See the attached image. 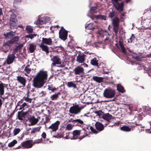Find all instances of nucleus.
Here are the masks:
<instances>
[{
    "label": "nucleus",
    "instance_id": "obj_1",
    "mask_svg": "<svg viewBox=\"0 0 151 151\" xmlns=\"http://www.w3.org/2000/svg\"><path fill=\"white\" fill-rule=\"evenodd\" d=\"M48 76L47 71L41 70L33 78V85L37 88L42 87L46 83Z\"/></svg>",
    "mask_w": 151,
    "mask_h": 151
},
{
    "label": "nucleus",
    "instance_id": "obj_2",
    "mask_svg": "<svg viewBox=\"0 0 151 151\" xmlns=\"http://www.w3.org/2000/svg\"><path fill=\"white\" fill-rule=\"evenodd\" d=\"M115 16V12L112 10L111 12H109L108 16L111 19L112 25L113 27V30L114 32L116 35H117L119 29V24L120 23V19L117 17Z\"/></svg>",
    "mask_w": 151,
    "mask_h": 151
},
{
    "label": "nucleus",
    "instance_id": "obj_3",
    "mask_svg": "<svg viewBox=\"0 0 151 151\" xmlns=\"http://www.w3.org/2000/svg\"><path fill=\"white\" fill-rule=\"evenodd\" d=\"M72 137L70 138L72 139H79L81 140L88 136L87 131L85 130L84 129L82 130H74L72 132Z\"/></svg>",
    "mask_w": 151,
    "mask_h": 151
},
{
    "label": "nucleus",
    "instance_id": "obj_4",
    "mask_svg": "<svg viewBox=\"0 0 151 151\" xmlns=\"http://www.w3.org/2000/svg\"><path fill=\"white\" fill-rule=\"evenodd\" d=\"M19 36L13 37L10 40L4 42L3 43V49L5 48L6 50L5 52H7L13 44L17 43L19 41Z\"/></svg>",
    "mask_w": 151,
    "mask_h": 151
},
{
    "label": "nucleus",
    "instance_id": "obj_5",
    "mask_svg": "<svg viewBox=\"0 0 151 151\" xmlns=\"http://www.w3.org/2000/svg\"><path fill=\"white\" fill-rule=\"evenodd\" d=\"M15 10H12V13L11 14L9 19V25L11 28H14L17 26V20L16 18V16L14 13Z\"/></svg>",
    "mask_w": 151,
    "mask_h": 151
},
{
    "label": "nucleus",
    "instance_id": "obj_6",
    "mask_svg": "<svg viewBox=\"0 0 151 151\" xmlns=\"http://www.w3.org/2000/svg\"><path fill=\"white\" fill-rule=\"evenodd\" d=\"M104 97L107 98L114 97L115 94V91L111 89L107 88L104 90L103 93Z\"/></svg>",
    "mask_w": 151,
    "mask_h": 151
},
{
    "label": "nucleus",
    "instance_id": "obj_7",
    "mask_svg": "<svg viewBox=\"0 0 151 151\" xmlns=\"http://www.w3.org/2000/svg\"><path fill=\"white\" fill-rule=\"evenodd\" d=\"M73 72L75 75L81 77L83 76L85 73L84 69L81 66H78L75 67L73 70Z\"/></svg>",
    "mask_w": 151,
    "mask_h": 151
},
{
    "label": "nucleus",
    "instance_id": "obj_8",
    "mask_svg": "<svg viewBox=\"0 0 151 151\" xmlns=\"http://www.w3.org/2000/svg\"><path fill=\"white\" fill-rule=\"evenodd\" d=\"M29 112L27 111L23 112L22 110L18 111L17 116V117L18 119L21 121L26 120V118H27L28 116Z\"/></svg>",
    "mask_w": 151,
    "mask_h": 151
},
{
    "label": "nucleus",
    "instance_id": "obj_9",
    "mask_svg": "<svg viewBox=\"0 0 151 151\" xmlns=\"http://www.w3.org/2000/svg\"><path fill=\"white\" fill-rule=\"evenodd\" d=\"M68 34V31L65 30L63 27H61L59 31L60 38L63 41L65 40L67 38Z\"/></svg>",
    "mask_w": 151,
    "mask_h": 151
},
{
    "label": "nucleus",
    "instance_id": "obj_10",
    "mask_svg": "<svg viewBox=\"0 0 151 151\" xmlns=\"http://www.w3.org/2000/svg\"><path fill=\"white\" fill-rule=\"evenodd\" d=\"M81 109L78 104H76L70 108L69 111L71 114H76L79 113Z\"/></svg>",
    "mask_w": 151,
    "mask_h": 151
},
{
    "label": "nucleus",
    "instance_id": "obj_11",
    "mask_svg": "<svg viewBox=\"0 0 151 151\" xmlns=\"http://www.w3.org/2000/svg\"><path fill=\"white\" fill-rule=\"evenodd\" d=\"M135 125H132L130 126L129 127L127 126L124 125L120 127L121 130L124 132H129L132 130H133V128H134L136 126H139L141 125L140 124H138L136 122L134 123Z\"/></svg>",
    "mask_w": 151,
    "mask_h": 151
},
{
    "label": "nucleus",
    "instance_id": "obj_12",
    "mask_svg": "<svg viewBox=\"0 0 151 151\" xmlns=\"http://www.w3.org/2000/svg\"><path fill=\"white\" fill-rule=\"evenodd\" d=\"M22 146L24 148L28 149L31 148L33 145L32 140H29L23 142L22 143Z\"/></svg>",
    "mask_w": 151,
    "mask_h": 151
},
{
    "label": "nucleus",
    "instance_id": "obj_13",
    "mask_svg": "<svg viewBox=\"0 0 151 151\" xmlns=\"http://www.w3.org/2000/svg\"><path fill=\"white\" fill-rule=\"evenodd\" d=\"M27 119L30 123L28 125L29 126L36 124L39 121L38 119L35 118L34 116H31L30 115V117L28 116L27 117Z\"/></svg>",
    "mask_w": 151,
    "mask_h": 151
},
{
    "label": "nucleus",
    "instance_id": "obj_14",
    "mask_svg": "<svg viewBox=\"0 0 151 151\" xmlns=\"http://www.w3.org/2000/svg\"><path fill=\"white\" fill-rule=\"evenodd\" d=\"M115 6V9L119 11V13L122 12L124 10V4L123 2L120 3H117L113 4Z\"/></svg>",
    "mask_w": 151,
    "mask_h": 151
},
{
    "label": "nucleus",
    "instance_id": "obj_15",
    "mask_svg": "<svg viewBox=\"0 0 151 151\" xmlns=\"http://www.w3.org/2000/svg\"><path fill=\"white\" fill-rule=\"evenodd\" d=\"M102 118L105 120L107 121L108 122V123L106 124V126L107 125L109 124V122H111V120L114 119V117L109 113L104 114Z\"/></svg>",
    "mask_w": 151,
    "mask_h": 151
},
{
    "label": "nucleus",
    "instance_id": "obj_16",
    "mask_svg": "<svg viewBox=\"0 0 151 151\" xmlns=\"http://www.w3.org/2000/svg\"><path fill=\"white\" fill-rule=\"evenodd\" d=\"M86 56V55L83 53L80 52L77 57L76 60L78 63H83L85 60Z\"/></svg>",
    "mask_w": 151,
    "mask_h": 151
},
{
    "label": "nucleus",
    "instance_id": "obj_17",
    "mask_svg": "<svg viewBox=\"0 0 151 151\" xmlns=\"http://www.w3.org/2000/svg\"><path fill=\"white\" fill-rule=\"evenodd\" d=\"M60 124V122L56 121L55 123L52 124L49 127V129H51L52 132L56 131L58 129V127Z\"/></svg>",
    "mask_w": 151,
    "mask_h": 151
},
{
    "label": "nucleus",
    "instance_id": "obj_18",
    "mask_svg": "<svg viewBox=\"0 0 151 151\" xmlns=\"http://www.w3.org/2000/svg\"><path fill=\"white\" fill-rule=\"evenodd\" d=\"M53 63L52 64V66H54L56 65H60L61 64V62L60 59L58 56H54L51 59Z\"/></svg>",
    "mask_w": 151,
    "mask_h": 151
},
{
    "label": "nucleus",
    "instance_id": "obj_19",
    "mask_svg": "<svg viewBox=\"0 0 151 151\" xmlns=\"http://www.w3.org/2000/svg\"><path fill=\"white\" fill-rule=\"evenodd\" d=\"M15 54L13 53L12 54H9L8 55L6 60V63L7 64H10L13 62L15 57Z\"/></svg>",
    "mask_w": 151,
    "mask_h": 151
},
{
    "label": "nucleus",
    "instance_id": "obj_20",
    "mask_svg": "<svg viewBox=\"0 0 151 151\" xmlns=\"http://www.w3.org/2000/svg\"><path fill=\"white\" fill-rule=\"evenodd\" d=\"M17 80L19 83L23 85V87L25 86L26 82L25 78L22 77L21 76H18L17 77Z\"/></svg>",
    "mask_w": 151,
    "mask_h": 151
},
{
    "label": "nucleus",
    "instance_id": "obj_21",
    "mask_svg": "<svg viewBox=\"0 0 151 151\" xmlns=\"http://www.w3.org/2000/svg\"><path fill=\"white\" fill-rule=\"evenodd\" d=\"M96 129L99 131L101 132L104 129V125L99 122H96L95 124Z\"/></svg>",
    "mask_w": 151,
    "mask_h": 151
},
{
    "label": "nucleus",
    "instance_id": "obj_22",
    "mask_svg": "<svg viewBox=\"0 0 151 151\" xmlns=\"http://www.w3.org/2000/svg\"><path fill=\"white\" fill-rule=\"evenodd\" d=\"M38 45L41 49L42 50L45 52L47 54L49 52V48L47 46L45 45L43 43L39 44Z\"/></svg>",
    "mask_w": 151,
    "mask_h": 151
},
{
    "label": "nucleus",
    "instance_id": "obj_23",
    "mask_svg": "<svg viewBox=\"0 0 151 151\" xmlns=\"http://www.w3.org/2000/svg\"><path fill=\"white\" fill-rule=\"evenodd\" d=\"M4 84L0 81V98L4 100L5 99V98L2 97L4 93Z\"/></svg>",
    "mask_w": 151,
    "mask_h": 151
},
{
    "label": "nucleus",
    "instance_id": "obj_24",
    "mask_svg": "<svg viewBox=\"0 0 151 151\" xmlns=\"http://www.w3.org/2000/svg\"><path fill=\"white\" fill-rule=\"evenodd\" d=\"M52 42V39L50 38H42L41 43L50 45H51Z\"/></svg>",
    "mask_w": 151,
    "mask_h": 151
},
{
    "label": "nucleus",
    "instance_id": "obj_25",
    "mask_svg": "<svg viewBox=\"0 0 151 151\" xmlns=\"http://www.w3.org/2000/svg\"><path fill=\"white\" fill-rule=\"evenodd\" d=\"M69 122H74V123H73V124H74L75 123L78 122V124H77L75 125L79 126H80L79 125V124H83L84 123L83 121L80 119H73L72 118H71L69 120Z\"/></svg>",
    "mask_w": 151,
    "mask_h": 151
},
{
    "label": "nucleus",
    "instance_id": "obj_26",
    "mask_svg": "<svg viewBox=\"0 0 151 151\" xmlns=\"http://www.w3.org/2000/svg\"><path fill=\"white\" fill-rule=\"evenodd\" d=\"M4 35L5 38L10 39L13 37L14 35V34L13 32L11 31L6 33H4Z\"/></svg>",
    "mask_w": 151,
    "mask_h": 151
},
{
    "label": "nucleus",
    "instance_id": "obj_27",
    "mask_svg": "<svg viewBox=\"0 0 151 151\" xmlns=\"http://www.w3.org/2000/svg\"><path fill=\"white\" fill-rule=\"evenodd\" d=\"M23 46V44H19L18 45L15 46V48L13 50V53L16 54L18 52V51H21Z\"/></svg>",
    "mask_w": 151,
    "mask_h": 151
},
{
    "label": "nucleus",
    "instance_id": "obj_28",
    "mask_svg": "<svg viewBox=\"0 0 151 151\" xmlns=\"http://www.w3.org/2000/svg\"><path fill=\"white\" fill-rule=\"evenodd\" d=\"M92 79L97 82L100 83L103 82L104 78L97 76H93L92 77Z\"/></svg>",
    "mask_w": 151,
    "mask_h": 151
},
{
    "label": "nucleus",
    "instance_id": "obj_29",
    "mask_svg": "<svg viewBox=\"0 0 151 151\" xmlns=\"http://www.w3.org/2000/svg\"><path fill=\"white\" fill-rule=\"evenodd\" d=\"M45 19L43 18H39L35 22L37 25H42L45 23Z\"/></svg>",
    "mask_w": 151,
    "mask_h": 151
},
{
    "label": "nucleus",
    "instance_id": "obj_30",
    "mask_svg": "<svg viewBox=\"0 0 151 151\" xmlns=\"http://www.w3.org/2000/svg\"><path fill=\"white\" fill-rule=\"evenodd\" d=\"M117 90L122 93H123L125 92V90L124 88L120 84H118L117 86Z\"/></svg>",
    "mask_w": 151,
    "mask_h": 151
},
{
    "label": "nucleus",
    "instance_id": "obj_31",
    "mask_svg": "<svg viewBox=\"0 0 151 151\" xmlns=\"http://www.w3.org/2000/svg\"><path fill=\"white\" fill-rule=\"evenodd\" d=\"M98 60H97L96 58H94L91 60V64L93 65L98 66L99 63Z\"/></svg>",
    "mask_w": 151,
    "mask_h": 151
},
{
    "label": "nucleus",
    "instance_id": "obj_32",
    "mask_svg": "<svg viewBox=\"0 0 151 151\" xmlns=\"http://www.w3.org/2000/svg\"><path fill=\"white\" fill-rule=\"evenodd\" d=\"M85 28L86 29H87L93 30L95 29V26L93 23H91L86 25Z\"/></svg>",
    "mask_w": 151,
    "mask_h": 151
},
{
    "label": "nucleus",
    "instance_id": "obj_33",
    "mask_svg": "<svg viewBox=\"0 0 151 151\" xmlns=\"http://www.w3.org/2000/svg\"><path fill=\"white\" fill-rule=\"evenodd\" d=\"M29 67L30 65H27L24 69V71L26 72L25 75L26 76H28L27 74H29L31 71V68H29Z\"/></svg>",
    "mask_w": 151,
    "mask_h": 151
},
{
    "label": "nucleus",
    "instance_id": "obj_34",
    "mask_svg": "<svg viewBox=\"0 0 151 151\" xmlns=\"http://www.w3.org/2000/svg\"><path fill=\"white\" fill-rule=\"evenodd\" d=\"M67 86L69 88H77L76 84L73 81L68 82L67 83Z\"/></svg>",
    "mask_w": 151,
    "mask_h": 151
},
{
    "label": "nucleus",
    "instance_id": "obj_35",
    "mask_svg": "<svg viewBox=\"0 0 151 151\" xmlns=\"http://www.w3.org/2000/svg\"><path fill=\"white\" fill-rule=\"evenodd\" d=\"M36 46L33 44H30L29 45V50L31 53L33 52L36 49Z\"/></svg>",
    "mask_w": 151,
    "mask_h": 151
},
{
    "label": "nucleus",
    "instance_id": "obj_36",
    "mask_svg": "<svg viewBox=\"0 0 151 151\" xmlns=\"http://www.w3.org/2000/svg\"><path fill=\"white\" fill-rule=\"evenodd\" d=\"M41 128V127H38L33 128L31 131V134H32L39 132L40 131Z\"/></svg>",
    "mask_w": 151,
    "mask_h": 151
},
{
    "label": "nucleus",
    "instance_id": "obj_37",
    "mask_svg": "<svg viewBox=\"0 0 151 151\" xmlns=\"http://www.w3.org/2000/svg\"><path fill=\"white\" fill-rule=\"evenodd\" d=\"M26 30L28 34L32 33L33 31V29L32 28L31 26L30 25H27L26 26Z\"/></svg>",
    "mask_w": 151,
    "mask_h": 151
},
{
    "label": "nucleus",
    "instance_id": "obj_38",
    "mask_svg": "<svg viewBox=\"0 0 151 151\" xmlns=\"http://www.w3.org/2000/svg\"><path fill=\"white\" fill-rule=\"evenodd\" d=\"M61 94V93L59 92L57 93L52 95L51 96L50 99L52 100H55L58 98V96L60 95Z\"/></svg>",
    "mask_w": 151,
    "mask_h": 151
},
{
    "label": "nucleus",
    "instance_id": "obj_39",
    "mask_svg": "<svg viewBox=\"0 0 151 151\" xmlns=\"http://www.w3.org/2000/svg\"><path fill=\"white\" fill-rule=\"evenodd\" d=\"M90 13L91 14H95L97 13V8L96 6H92L90 8Z\"/></svg>",
    "mask_w": 151,
    "mask_h": 151
},
{
    "label": "nucleus",
    "instance_id": "obj_40",
    "mask_svg": "<svg viewBox=\"0 0 151 151\" xmlns=\"http://www.w3.org/2000/svg\"><path fill=\"white\" fill-rule=\"evenodd\" d=\"M94 113L96 114V115L102 117L104 115V113L101 110H100L98 111H96L94 112Z\"/></svg>",
    "mask_w": 151,
    "mask_h": 151
},
{
    "label": "nucleus",
    "instance_id": "obj_41",
    "mask_svg": "<svg viewBox=\"0 0 151 151\" xmlns=\"http://www.w3.org/2000/svg\"><path fill=\"white\" fill-rule=\"evenodd\" d=\"M36 35L37 34H31L29 35H25V37L26 38H30L32 39L35 37Z\"/></svg>",
    "mask_w": 151,
    "mask_h": 151
},
{
    "label": "nucleus",
    "instance_id": "obj_42",
    "mask_svg": "<svg viewBox=\"0 0 151 151\" xmlns=\"http://www.w3.org/2000/svg\"><path fill=\"white\" fill-rule=\"evenodd\" d=\"M17 143V141L16 140H14L12 142L9 144L8 146L9 147H12L14 146Z\"/></svg>",
    "mask_w": 151,
    "mask_h": 151
},
{
    "label": "nucleus",
    "instance_id": "obj_43",
    "mask_svg": "<svg viewBox=\"0 0 151 151\" xmlns=\"http://www.w3.org/2000/svg\"><path fill=\"white\" fill-rule=\"evenodd\" d=\"M96 18L97 19H101L105 20L106 19V17L105 15H98L96 16Z\"/></svg>",
    "mask_w": 151,
    "mask_h": 151
},
{
    "label": "nucleus",
    "instance_id": "obj_44",
    "mask_svg": "<svg viewBox=\"0 0 151 151\" xmlns=\"http://www.w3.org/2000/svg\"><path fill=\"white\" fill-rule=\"evenodd\" d=\"M48 89L49 91H51L53 92H54L57 90V89L53 87L52 85H49L48 86Z\"/></svg>",
    "mask_w": 151,
    "mask_h": 151
},
{
    "label": "nucleus",
    "instance_id": "obj_45",
    "mask_svg": "<svg viewBox=\"0 0 151 151\" xmlns=\"http://www.w3.org/2000/svg\"><path fill=\"white\" fill-rule=\"evenodd\" d=\"M69 44L70 45H72V46L73 47L75 46L76 45H77V43L74 40L72 39L71 40L70 42H69Z\"/></svg>",
    "mask_w": 151,
    "mask_h": 151
},
{
    "label": "nucleus",
    "instance_id": "obj_46",
    "mask_svg": "<svg viewBox=\"0 0 151 151\" xmlns=\"http://www.w3.org/2000/svg\"><path fill=\"white\" fill-rule=\"evenodd\" d=\"M42 140L43 139L42 138L40 139H37L35 140L34 141H33V144H34L39 143L42 142Z\"/></svg>",
    "mask_w": 151,
    "mask_h": 151
},
{
    "label": "nucleus",
    "instance_id": "obj_47",
    "mask_svg": "<svg viewBox=\"0 0 151 151\" xmlns=\"http://www.w3.org/2000/svg\"><path fill=\"white\" fill-rule=\"evenodd\" d=\"M20 131V129L19 128H15L13 131L14 134V135H17L18 134Z\"/></svg>",
    "mask_w": 151,
    "mask_h": 151
},
{
    "label": "nucleus",
    "instance_id": "obj_48",
    "mask_svg": "<svg viewBox=\"0 0 151 151\" xmlns=\"http://www.w3.org/2000/svg\"><path fill=\"white\" fill-rule=\"evenodd\" d=\"M73 126V125H72L71 124H68L66 126V129L68 130H70L72 129Z\"/></svg>",
    "mask_w": 151,
    "mask_h": 151
},
{
    "label": "nucleus",
    "instance_id": "obj_49",
    "mask_svg": "<svg viewBox=\"0 0 151 151\" xmlns=\"http://www.w3.org/2000/svg\"><path fill=\"white\" fill-rule=\"evenodd\" d=\"M90 129L91 132L94 134H97L98 132L92 126L90 127Z\"/></svg>",
    "mask_w": 151,
    "mask_h": 151
},
{
    "label": "nucleus",
    "instance_id": "obj_50",
    "mask_svg": "<svg viewBox=\"0 0 151 151\" xmlns=\"http://www.w3.org/2000/svg\"><path fill=\"white\" fill-rule=\"evenodd\" d=\"M24 100L26 102L31 103L32 102V99L27 98V97H24Z\"/></svg>",
    "mask_w": 151,
    "mask_h": 151
},
{
    "label": "nucleus",
    "instance_id": "obj_51",
    "mask_svg": "<svg viewBox=\"0 0 151 151\" xmlns=\"http://www.w3.org/2000/svg\"><path fill=\"white\" fill-rule=\"evenodd\" d=\"M27 105L26 103L24 102V103L22 105L20 106V107L19 109V110H22L23 109L22 111L24 109L23 108L25 107Z\"/></svg>",
    "mask_w": 151,
    "mask_h": 151
},
{
    "label": "nucleus",
    "instance_id": "obj_52",
    "mask_svg": "<svg viewBox=\"0 0 151 151\" xmlns=\"http://www.w3.org/2000/svg\"><path fill=\"white\" fill-rule=\"evenodd\" d=\"M142 58L139 56H136L134 58L137 61H140L142 60Z\"/></svg>",
    "mask_w": 151,
    "mask_h": 151
},
{
    "label": "nucleus",
    "instance_id": "obj_53",
    "mask_svg": "<svg viewBox=\"0 0 151 151\" xmlns=\"http://www.w3.org/2000/svg\"><path fill=\"white\" fill-rule=\"evenodd\" d=\"M149 123L150 125V128H146L145 129V130L147 132H149V133H151V122H149Z\"/></svg>",
    "mask_w": 151,
    "mask_h": 151
},
{
    "label": "nucleus",
    "instance_id": "obj_54",
    "mask_svg": "<svg viewBox=\"0 0 151 151\" xmlns=\"http://www.w3.org/2000/svg\"><path fill=\"white\" fill-rule=\"evenodd\" d=\"M123 53L124 54H126L127 53V52L126 51L125 48L124 47V46L120 47Z\"/></svg>",
    "mask_w": 151,
    "mask_h": 151
},
{
    "label": "nucleus",
    "instance_id": "obj_55",
    "mask_svg": "<svg viewBox=\"0 0 151 151\" xmlns=\"http://www.w3.org/2000/svg\"><path fill=\"white\" fill-rule=\"evenodd\" d=\"M135 37L134 36V35L133 34H132L131 35V37L130 38V42H131L134 40V39L135 38Z\"/></svg>",
    "mask_w": 151,
    "mask_h": 151
},
{
    "label": "nucleus",
    "instance_id": "obj_56",
    "mask_svg": "<svg viewBox=\"0 0 151 151\" xmlns=\"http://www.w3.org/2000/svg\"><path fill=\"white\" fill-rule=\"evenodd\" d=\"M50 120L49 117V116H47L45 117V121L44 122V123H46L48 122Z\"/></svg>",
    "mask_w": 151,
    "mask_h": 151
},
{
    "label": "nucleus",
    "instance_id": "obj_57",
    "mask_svg": "<svg viewBox=\"0 0 151 151\" xmlns=\"http://www.w3.org/2000/svg\"><path fill=\"white\" fill-rule=\"evenodd\" d=\"M41 136L44 139H45L46 137V133L44 132H43L41 135Z\"/></svg>",
    "mask_w": 151,
    "mask_h": 151
},
{
    "label": "nucleus",
    "instance_id": "obj_58",
    "mask_svg": "<svg viewBox=\"0 0 151 151\" xmlns=\"http://www.w3.org/2000/svg\"><path fill=\"white\" fill-rule=\"evenodd\" d=\"M1 99H2L1 98H0V110L1 109V106L2 105V104H3V102L4 101V100L3 99V100H2Z\"/></svg>",
    "mask_w": 151,
    "mask_h": 151
},
{
    "label": "nucleus",
    "instance_id": "obj_59",
    "mask_svg": "<svg viewBox=\"0 0 151 151\" xmlns=\"http://www.w3.org/2000/svg\"><path fill=\"white\" fill-rule=\"evenodd\" d=\"M22 0H14V4H16L20 2Z\"/></svg>",
    "mask_w": 151,
    "mask_h": 151
},
{
    "label": "nucleus",
    "instance_id": "obj_60",
    "mask_svg": "<svg viewBox=\"0 0 151 151\" xmlns=\"http://www.w3.org/2000/svg\"><path fill=\"white\" fill-rule=\"evenodd\" d=\"M111 2L113 4L116 3L118 2V1L120 0H111Z\"/></svg>",
    "mask_w": 151,
    "mask_h": 151
},
{
    "label": "nucleus",
    "instance_id": "obj_61",
    "mask_svg": "<svg viewBox=\"0 0 151 151\" xmlns=\"http://www.w3.org/2000/svg\"><path fill=\"white\" fill-rule=\"evenodd\" d=\"M30 92L29 91V90H28L27 94H26V97H27V98H29V93H30Z\"/></svg>",
    "mask_w": 151,
    "mask_h": 151
},
{
    "label": "nucleus",
    "instance_id": "obj_62",
    "mask_svg": "<svg viewBox=\"0 0 151 151\" xmlns=\"http://www.w3.org/2000/svg\"><path fill=\"white\" fill-rule=\"evenodd\" d=\"M119 44L120 47L124 46L123 45V43L122 42L120 41H119Z\"/></svg>",
    "mask_w": 151,
    "mask_h": 151
},
{
    "label": "nucleus",
    "instance_id": "obj_63",
    "mask_svg": "<svg viewBox=\"0 0 151 151\" xmlns=\"http://www.w3.org/2000/svg\"><path fill=\"white\" fill-rule=\"evenodd\" d=\"M46 94V93L45 92H44L43 91H42L40 93V94L41 95V96H45Z\"/></svg>",
    "mask_w": 151,
    "mask_h": 151
},
{
    "label": "nucleus",
    "instance_id": "obj_64",
    "mask_svg": "<svg viewBox=\"0 0 151 151\" xmlns=\"http://www.w3.org/2000/svg\"><path fill=\"white\" fill-rule=\"evenodd\" d=\"M59 27V26L58 25H55L52 27H51L50 28V29L51 30H52V28H58Z\"/></svg>",
    "mask_w": 151,
    "mask_h": 151
}]
</instances>
